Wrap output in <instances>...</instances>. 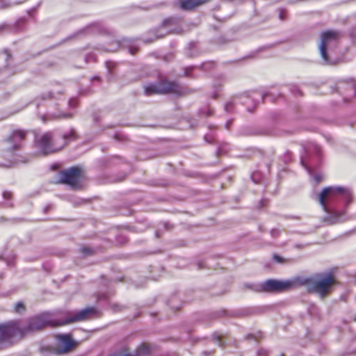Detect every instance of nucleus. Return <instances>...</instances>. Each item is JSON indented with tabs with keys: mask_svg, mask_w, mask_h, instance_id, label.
Here are the masks:
<instances>
[{
	"mask_svg": "<svg viewBox=\"0 0 356 356\" xmlns=\"http://www.w3.org/2000/svg\"><path fill=\"white\" fill-rule=\"evenodd\" d=\"M3 195L5 198H8L10 196V193L4 192Z\"/></svg>",
	"mask_w": 356,
	"mask_h": 356,
	"instance_id": "obj_17",
	"label": "nucleus"
},
{
	"mask_svg": "<svg viewBox=\"0 0 356 356\" xmlns=\"http://www.w3.org/2000/svg\"><path fill=\"white\" fill-rule=\"evenodd\" d=\"M81 178V169L77 167H74L60 173L59 182L67 184L72 188H76L80 186L79 183Z\"/></svg>",
	"mask_w": 356,
	"mask_h": 356,
	"instance_id": "obj_4",
	"label": "nucleus"
},
{
	"mask_svg": "<svg viewBox=\"0 0 356 356\" xmlns=\"http://www.w3.org/2000/svg\"><path fill=\"white\" fill-rule=\"evenodd\" d=\"M145 92L147 95L166 93L173 90V86L170 83H163L160 85L150 84L145 87Z\"/></svg>",
	"mask_w": 356,
	"mask_h": 356,
	"instance_id": "obj_10",
	"label": "nucleus"
},
{
	"mask_svg": "<svg viewBox=\"0 0 356 356\" xmlns=\"http://www.w3.org/2000/svg\"><path fill=\"white\" fill-rule=\"evenodd\" d=\"M57 341L58 346L59 347V349L57 350L58 354L67 353L75 346V343L67 334H60L57 336Z\"/></svg>",
	"mask_w": 356,
	"mask_h": 356,
	"instance_id": "obj_8",
	"label": "nucleus"
},
{
	"mask_svg": "<svg viewBox=\"0 0 356 356\" xmlns=\"http://www.w3.org/2000/svg\"><path fill=\"white\" fill-rule=\"evenodd\" d=\"M307 282L314 292L323 296L330 291L335 280L331 273H325L311 277Z\"/></svg>",
	"mask_w": 356,
	"mask_h": 356,
	"instance_id": "obj_2",
	"label": "nucleus"
},
{
	"mask_svg": "<svg viewBox=\"0 0 356 356\" xmlns=\"http://www.w3.org/2000/svg\"><path fill=\"white\" fill-rule=\"evenodd\" d=\"M295 285L296 282L292 280H268L262 283L261 289L264 291L278 292L289 289Z\"/></svg>",
	"mask_w": 356,
	"mask_h": 356,
	"instance_id": "obj_5",
	"label": "nucleus"
},
{
	"mask_svg": "<svg viewBox=\"0 0 356 356\" xmlns=\"http://www.w3.org/2000/svg\"><path fill=\"white\" fill-rule=\"evenodd\" d=\"M339 38V33L334 31H327L321 34V43L319 44V51L323 60L329 63L327 56V51L336 45Z\"/></svg>",
	"mask_w": 356,
	"mask_h": 356,
	"instance_id": "obj_3",
	"label": "nucleus"
},
{
	"mask_svg": "<svg viewBox=\"0 0 356 356\" xmlns=\"http://www.w3.org/2000/svg\"><path fill=\"white\" fill-rule=\"evenodd\" d=\"M24 309V307L23 303L19 302H17V303L15 304V310L16 312L20 313Z\"/></svg>",
	"mask_w": 356,
	"mask_h": 356,
	"instance_id": "obj_13",
	"label": "nucleus"
},
{
	"mask_svg": "<svg viewBox=\"0 0 356 356\" xmlns=\"http://www.w3.org/2000/svg\"><path fill=\"white\" fill-rule=\"evenodd\" d=\"M344 189L341 187H326L325 188L319 195V203L323 209L325 210V200L327 199L332 198L336 193H343Z\"/></svg>",
	"mask_w": 356,
	"mask_h": 356,
	"instance_id": "obj_9",
	"label": "nucleus"
},
{
	"mask_svg": "<svg viewBox=\"0 0 356 356\" xmlns=\"http://www.w3.org/2000/svg\"><path fill=\"white\" fill-rule=\"evenodd\" d=\"M42 318V316L34 318L26 326H22L15 321L0 325V341L10 338H22L30 332L40 329L47 324Z\"/></svg>",
	"mask_w": 356,
	"mask_h": 356,
	"instance_id": "obj_1",
	"label": "nucleus"
},
{
	"mask_svg": "<svg viewBox=\"0 0 356 356\" xmlns=\"http://www.w3.org/2000/svg\"><path fill=\"white\" fill-rule=\"evenodd\" d=\"M314 179H315L316 182L318 183L322 179V177L320 175H316L314 176Z\"/></svg>",
	"mask_w": 356,
	"mask_h": 356,
	"instance_id": "obj_15",
	"label": "nucleus"
},
{
	"mask_svg": "<svg viewBox=\"0 0 356 356\" xmlns=\"http://www.w3.org/2000/svg\"><path fill=\"white\" fill-rule=\"evenodd\" d=\"M24 137V133L22 131H14L10 137L8 138V142L10 143H15L14 146L12 147V149H17L19 147L20 144L19 143L23 140Z\"/></svg>",
	"mask_w": 356,
	"mask_h": 356,
	"instance_id": "obj_11",
	"label": "nucleus"
},
{
	"mask_svg": "<svg viewBox=\"0 0 356 356\" xmlns=\"http://www.w3.org/2000/svg\"><path fill=\"white\" fill-rule=\"evenodd\" d=\"M38 145L43 154H49L56 152L60 147L53 145L52 137L51 134H44L37 140Z\"/></svg>",
	"mask_w": 356,
	"mask_h": 356,
	"instance_id": "obj_6",
	"label": "nucleus"
},
{
	"mask_svg": "<svg viewBox=\"0 0 356 356\" xmlns=\"http://www.w3.org/2000/svg\"><path fill=\"white\" fill-rule=\"evenodd\" d=\"M96 313V310L93 307H87L81 311L76 312L72 314L71 317L68 318L65 321L60 323V325H65L72 322L83 321L87 319L88 317L94 315Z\"/></svg>",
	"mask_w": 356,
	"mask_h": 356,
	"instance_id": "obj_7",
	"label": "nucleus"
},
{
	"mask_svg": "<svg viewBox=\"0 0 356 356\" xmlns=\"http://www.w3.org/2000/svg\"><path fill=\"white\" fill-rule=\"evenodd\" d=\"M140 351H141V352H147L148 351L147 346H146L145 345L141 346L140 348Z\"/></svg>",
	"mask_w": 356,
	"mask_h": 356,
	"instance_id": "obj_14",
	"label": "nucleus"
},
{
	"mask_svg": "<svg viewBox=\"0 0 356 356\" xmlns=\"http://www.w3.org/2000/svg\"><path fill=\"white\" fill-rule=\"evenodd\" d=\"M273 259H274L275 261H277V262H280V261H282L281 257H279V256H277V255H275V256L273 257Z\"/></svg>",
	"mask_w": 356,
	"mask_h": 356,
	"instance_id": "obj_16",
	"label": "nucleus"
},
{
	"mask_svg": "<svg viewBox=\"0 0 356 356\" xmlns=\"http://www.w3.org/2000/svg\"><path fill=\"white\" fill-rule=\"evenodd\" d=\"M203 3L202 0H184L180 2V7L184 10H191Z\"/></svg>",
	"mask_w": 356,
	"mask_h": 356,
	"instance_id": "obj_12",
	"label": "nucleus"
}]
</instances>
